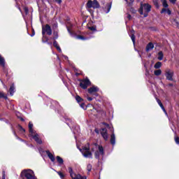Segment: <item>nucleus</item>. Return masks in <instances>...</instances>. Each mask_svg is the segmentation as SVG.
<instances>
[{
    "label": "nucleus",
    "mask_w": 179,
    "mask_h": 179,
    "mask_svg": "<svg viewBox=\"0 0 179 179\" xmlns=\"http://www.w3.org/2000/svg\"><path fill=\"white\" fill-rule=\"evenodd\" d=\"M48 34V36H51L52 34V30L51 29V27L50 25L46 24L42 27V34L44 37V34Z\"/></svg>",
    "instance_id": "obj_8"
},
{
    "label": "nucleus",
    "mask_w": 179,
    "mask_h": 179,
    "mask_svg": "<svg viewBox=\"0 0 179 179\" xmlns=\"http://www.w3.org/2000/svg\"><path fill=\"white\" fill-rule=\"evenodd\" d=\"M92 152H94L95 158L98 160L100 159H103L104 156V148L101 145H99L97 144L94 145L92 148Z\"/></svg>",
    "instance_id": "obj_1"
},
{
    "label": "nucleus",
    "mask_w": 179,
    "mask_h": 179,
    "mask_svg": "<svg viewBox=\"0 0 179 179\" xmlns=\"http://www.w3.org/2000/svg\"><path fill=\"white\" fill-rule=\"evenodd\" d=\"M69 173L72 179H87L85 176H82L79 173H75L73 172V169H72V167H69Z\"/></svg>",
    "instance_id": "obj_5"
},
{
    "label": "nucleus",
    "mask_w": 179,
    "mask_h": 179,
    "mask_svg": "<svg viewBox=\"0 0 179 179\" xmlns=\"http://www.w3.org/2000/svg\"><path fill=\"white\" fill-rule=\"evenodd\" d=\"M66 27H67L68 32L71 36V37H75V34L72 33V29H71L72 24L66 25Z\"/></svg>",
    "instance_id": "obj_13"
},
{
    "label": "nucleus",
    "mask_w": 179,
    "mask_h": 179,
    "mask_svg": "<svg viewBox=\"0 0 179 179\" xmlns=\"http://www.w3.org/2000/svg\"><path fill=\"white\" fill-rule=\"evenodd\" d=\"M161 13H167V15H171V10L169 8H162Z\"/></svg>",
    "instance_id": "obj_18"
},
{
    "label": "nucleus",
    "mask_w": 179,
    "mask_h": 179,
    "mask_svg": "<svg viewBox=\"0 0 179 179\" xmlns=\"http://www.w3.org/2000/svg\"><path fill=\"white\" fill-rule=\"evenodd\" d=\"M99 179H100V178H99Z\"/></svg>",
    "instance_id": "obj_58"
},
{
    "label": "nucleus",
    "mask_w": 179,
    "mask_h": 179,
    "mask_svg": "<svg viewBox=\"0 0 179 179\" xmlns=\"http://www.w3.org/2000/svg\"><path fill=\"white\" fill-rule=\"evenodd\" d=\"M131 3H134V0H129Z\"/></svg>",
    "instance_id": "obj_52"
},
{
    "label": "nucleus",
    "mask_w": 179,
    "mask_h": 179,
    "mask_svg": "<svg viewBox=\"0 0 179 179\" xmlns=\"http://www.w3.org/2000/svg\"><path fill=\"white\" fill-rule=\"evenodd\" d=\"M18 129H20V132H25L26 130L23 129V127L20 125H18Z\"/></svg>",
    "instance_id": "obj_35"
},
{
    "label": "nucleus",
    "mask_w": 179,
    "mask_h": 179,
    "mask_svg": "<svg viewBox=\"0 0 179 179\" xmlns=\"http://www.w3.org/2000/svg\"><path fill=\"white\" fill-rule=\"evenodd\" d=\"M87 99L88 100V101H92V100H93V98L88 96Z\"/></svg>",
    "instance_id": "obj_45"
},
{
    "label": "nucleus",
    "mask_w": 179,
    "mask_h": 179,
    "mask_svg": "<svg viewBox=\"0 0 179 179\" xmlns=\"http://www.w3.org/2000/svg\"><path fill=\"white\" fill-rule=\"evenodd\" d=\"M110 143L114 146L115 145V134L113 133L110 136Z\"/></svg>",
    "instance_id": "obj_14"
},
{
    "label": "nucleus",
    "mask_w": 179,
    "mask_h": 179,
    "mask_svg": "<svg viewBox=\"0 0 179 179\" xmlns=\"http://www.w3.org/2000/svg\"><path fill=\"white\" fill-rule=\"evenodd\" d=\"M58 27V24H57V23H55L54 24H53V29H57Z\"/></svg>",
    "instance_id": "obj_42"
},
{
    "label": "nucleus",
    "mask_w": 179,
    "mask_h": 179,
    "mask_svg": "<svg viewBox=\"0 0 179 179\" xmlns=\"http://www.w3.org/2000/svg\"><path fill=\"white\" fill-rule=\"evenodd\" d=\"M53 45H54V47H55V48H57V51H59V52H62V50H61V48L59 47V45H58V42L55 41L53 42Z\"/></svg>",
    "instance_id": "obj_15"
},
{
    "label": "nucleus",
    "mask_w": 179,
    "mask_h": 179,
    "mask_svg": "<svg viewBox=\"0 0 179 179\" xmlns=\"http://www.w3.org/2000/svg\"><path fill=\"white\" fill-rule=\"evenodd\" d=\"M127 18L129 20H131V19H132V17L131 16V15L127 14Z\"/></svg>",
    "instance_id": "obj_41"
},
{
    "label": "nucleus",
    "mask_w": 179,
    "mask_h": 179,
    "mask_svg": "<svg viewBox=\"0 0 179 179\" xmlns=\"http://www.w3.org/2000/svg\"><path fill=\"white\" fill-rule=\"evenodd\" d=\"M171 3H176L177 2V0H169Z\"/></svg>",
    "instance_id": "obj_43"
},
{
    "label": "nucleus",
    "mask_w": 179,
    "mask_h": 179,
    "mask_svg": "<svg viewBox=\"0 0 179 179\" xmlns=\"http://www.w3.org/2000/svg\"><path fill=\"white\" fill-rule=\"evenodd\" d=\"M4 87H6V89L7 88L6 86L4 85Z\"/></svg>",
    "instance_id": "obj_56"
},
{
    "label": "nucleus",
    "mask_w": 179,
    "mask_h": 179,
    "mask_svg": "<svg viewBox=\"0 0 179 179\" xmlns=\"http://www.w3.org/2000/svg\"><path fill=\"white\" fill-rule=\"evenodd\" d=\"M57 173L58 176H59L60 178L64 179L65 178V175H64V173H62V172L57 171Z\"/></svg>",
    "instance_id": "obj_29"
},
{
    "label": "nucleus",
    "mask_w": 179,
    "mask_h": 179,
    "mask_svg": "<svg viewBox=\"0 0 179 179\" xmlns=\"http://www.w3.org/2000/svg\"><path fill=\"white\" fill-rule=\"evenodd\" d=\"M126 2H128V0H125Z\"/></svg>",
    "instance_id": "obj_55"
},
{
    "label": "nucleus",
    "mask_w": 179,
    "mask_h": 179,
    "mask_svg": "<svg viewBox=\"0 0 179 179\" xmlns=\"http://www.w3.org/2000/svg\"><path fill=\"white\" fill-rule=\"evenodd\" d=\"M62 57L64 58V59H65L66 61H68V57L65 56V55H62Z\"/></svg>",
    "instance_id": "obj_46"
},
{
    "label": "nucleus",
    "mask_w": 179,
    "mask_h": 179,
    "mask_svg": "<svg viewBox=\"0 0 179 179\" xmlns=\"http://www.w3.org/2000/svg\"><path fill=\"white\" fill-rule=\"evenodd\" d=\"M36 34L34 29H32V34H31V37H33Z\"/></svg>",
    "instance_id": "obj_44"
},
{
    "label": "nucleus",
    "mask_w": 179,
    "mask_h": 179,
    "mask_svg": "<svg viewBox=\"0 0 179 179\" xmlns=\"http://www.w3.org/2000/svg\"><path fill=\"white\" fill-rule=\"evenodd\" d=\"M101 135L103 136L105 141H108V134L107 133V129H101Z\"/></svg>",
    "instance_id": "obj_10"
},
{
    "label": "nucleus",
    "mask_w": 179,
    "mask_h": 179,
    "mask_svg": "<svg viewBox=\"0 0 179 179\" xmlns=\"http://www.w3.org/2000/svg\"><path fill=\"white\" fill-rule=\"evenodd\" d=\"M111 3H108V4H106V9H107L108 10L106 11V13H108L110 12V10H111Z\"/></svg>",
    "instance_id": "obj_24"
},
{
    "label": "nucleus",
    "mask_w": 179,
    "mask_h": 179,
    "mask_svg": "<svg viewBox=\"0 0 179 179\" xmlns=\"http://www.w3.org/2000/svg\"><path fill=\"white\" fill-rule=\"evenodd\" d=\"M157 99V103L159 104V106L161 107L162 110L164 111V113L167 115V111H166V109L164 108V106H163V103H162V101L159 99Z\"/></svg>",
    "instance_id": "obj_12"
},
{
    "label": "nucleus",
    "mask_w": 179,
    "mask_h": 179,
    "mask_svg": "<svg viewBox=\"0 0 179 179\" xmlns=\"http://www.w3.org/2000/svg\"><path fill=\"white\" fill-rule=\"evenodd\" d=\"M164 76L166 78V80H171V82H173L174 79L173 78L174 77V71H173L171 69H166L164 71Z\"/></svg>",
    "instance_id": "obj_6"
},
{
    "label": "nucleus",
    "mask_w": 179,
    "mask_h": 179,
    "mask_svg": "<svg viewBox=\"0 0 179 179\" xmlns=\"http://www.w3.org/2000/svg\"><path fill=\"white\" fill-rule=\"evenodd\" d=\"M80 106L81 107V108H83V110H86L87 108L86 105H85L84 103H82L81 104H80Z\"/></svg>",
    "instance_id": "obj_34"
},
{
    "label": "nucleus",
    "mask_w": 179,
    "mask_h": 179,
    "mask_svg": "<svg viewBox=\"0 0 179 179\" xmlns=\"http://www.w3.org/2000/svg\"><path fill=\"white\" fill-rule=\"evenodd\" d=\"M76 38H78V40H88L89 39V38H85L82 36H76Z\"/></svg>",
    "instance_id": "obj_30"
},
{
    "label": "nucleus",
    "mask_w": 179,
    "mask_h": 179,
    "mask_svg": "<svg viewBox=\"0 0 179 179\" xmlns=\"http://www.w3.org/2000/svg\"><path fill=\"white\" fill-rule=\"evenodd\" d=\"M151 9H152V6H150L149 3L143 4L141 3L138 12L140 15H142L144 17H148V15L149 12H150Z\"/></svg>",
    "instance_id": "obj_2"
},
{
    "label": "nucleus",
    "mask_w": 179,
    "mask_h": 179,
    "mask_svg": "<svg viewBox=\"0 0 179 179\" xmlns=\"http://www.w3.org/2000/svg\"><path fill=\"white\" fill-rule=\"evenodd\" d=\"M175 23H176L177 27H179V23L178 22H176V21H175Z\"/></svg>",
    "instance_id": "obj_49"
},
{
    "label": "nucleus",
    "mask_w": 179,
    "mask_h": 179,
    "mask_svg": "<svg viewBox=\"0 0 179 179\" xmlns=\"http://www.w3.org/2000/svg\"><path fill=\"white\" fill-rule=\"evenodd\" d=\"M46 153L49 159H50L51 162H55V157H54V155H52V154L50 152V151H46Z\"/></svg>",
    "instance_id": "obj_17"
},
{
    "label": "nucleus",
    "mask_w": 179,
    "mask_h": 179,
    "mask_svg": "<svg viewBox=\"0 0 179 179\" xmlns=\"http://www.w3.org/2000/svg\"><path fill=\"white\" fill-rule=\"evenodd\" d=\"M89 29L91 30L92 31H94L96 30V27H90Z\"/></svg>",
    "instance_id": "obj_37"
},
{
    "label": "nucleus",
    "mask_w": 179,
    "mask_h": 179,
    "mask_svg": "<svg viewBox=\"0 0 179 179\" xmlns=\"http://www.w3.org/2000/svg\"><path fill=\"white\" fill-rule=\"evenodd\" d=\"M57 162L59 163V164H64V159L62 158H61V157L57 156L56 157Z\"/></svg>",
    "instance_id": "obj_23"
},
{
    "label": "nucleus",
    "mask_w": 179,
    "mask_h": 179,
    "mask_svg": "<svg viewBox=\"0 0 179 179\" xmlns=\"http://www.w3.org/2000/svg\"><path fill=\"white\" fill-rule=\"evenodd\" d=\"M152 48H155V45L152 43H150L146 46V51H152Z\"/></svg>",
    "instance_id": "obj_16"
},
{
    "label": "nucleus",
    "mask_w": 179,
    "mask_h": 179,
    "mask_svg": "<svg viewBox=\"0 0 179 179\" xmlns=\"http://www.w3.org/2000/svg\"><path fill=\"white\" fill-rule=\"evenodd\" d=\"M163 6H164V8L169 7V4H167V1H166V0L163 1Z\"/></svg>",
    "instance_id": "obj_31"
},
{
    "label": "nucleus",
    "mask_w": 179,
    "mask_h": 179,
    "mask_svg": "<svg viewBox=\"0 0 179 179\" xmlns=\"http://www.w3.org/2000/svg\"><path fill=\"white\" fill-rule=\"evenodd\" d=\"M25 11H26L27 13L29 12V9H27V8H25Z\"/></svg>",
    "instance_id": "obj_53"
},
{
    "label": "nucleus",
    "mask_w": 179,
    "mask_h": 179,
    "mask_svg": "<svg viewBox=\"0 0 179 179\" xmlns=\"http://www.w3.org/2000/svg\"><path fill=\"white\" fill-rule=\"evenodd\" d=\"M55 2H57V3H61L62 2V0H55Z\"/></svg>",
    "instance_id": "obj_47"
},
{
    "label": "nucleus",
    "mask_w": 179,
    "mask_h": 179,
    "mask_svg": "<svg viewBox=\"0 0 179 179\" xmlns=\"http://www.w3.org/2000/svg\"><path fill=\"white\" fill-rule=\"evenodd\" d=\"M152 2L156 8H159V2L157 1V0H152Z\"/></svg>",
    "instance_id": "obj_33"
},
{
    "label": "nucleus",
    "mask_w": 179,
    "mask_h": 179,
    "mask_svg": "<svg viewBox=\"0 0 179 179\" xmlns=\"http://www.w3.org/2000/svg\"><path fill=\"white\" fill-rule=\"evenodd\" d=\"M164 57V55H163V52H158V59L159 61H162L163 60V57Z\"/></svg>",
    "instance_id": "obj_21"
},
{
    "label": "nucleus",
    "mask_w": 179,
    "mask_h": 179,
    "mask_svg": "<svg viewBox=\"0 0 179 179\" xmlns=\"http://www.w3.org/2000/svg\"><path fill=\"white\" fill-rule=\"evenodd\" d=\"M15 115L17 118H20L22 117V115L19 112H16Z\"/></svg>",
    "instance_id": "obj_36"
},
{
    "label": "nucleus",
    "mask_w": 179,
    "mask_h": 179,
    "mask_svg": "<svg viewBox=\"0 0 179 179\" xmlns=\"http://www.w3.org/2000/svg\"><path fill=\"white\" fill-rule=\"evenodd\" d=\"M10 96H13V93H15V85L13 84L10 87Z\"/></svg>",
    "instance_id": "obj_19"
},
{
    "label": "nucleus",
    "mask_w": 179,
    "mask_h": 179,
    "mask_svg": "<svg viewBox=\"0 0 179 179\" xmlns=\"http://www.w3.org/2000/svg\"><path fill=\"white\" fill-rule=\"evenodd\" d=\"M76 100L78 101V103H82V101H83V99L79 96H76Z\"/></svg>",
    "instance_id": "obj_28"
},
{
    "label": "nucleus",
    "mask_w": 179,
    "mask_h": 179,
    "mask_svg": "<svg viewBox=\"0 0 179 179\" xmlns=\"http://www.w3.org/2000/svg\"><path fill=\"white\" fill-rule=\"evenodd\" d=\"M135 31H131V41H133V43L135 44Z\"/></svg>",
    "instance_id": "obj_26"
},
{
    "label": "nucleus",
    "mask_w": 179,
    "mask_h": 179,
    "mask_svg": "<svg viewBox=\"0 0 179 179\" xmlns=\"http://www.w3.org/2000/svg\"><path fill=\"white\" fill-rule=\"evenodd\" d=\"M80 151L86 159H93V155L90 152V147L84 146L82 149H80Z\"/></svg>",
    "instance_id": "obj_4"
},
{
    "label": "nucleus",
    "mask_w": 179,
    "mask_h": 179,
    "mask_svg": "<svg viewBox=\"0 0 179 179\" xmlns=\"http://www.w3.org/2000/svg\"><path fill=\"white\" fill-rule=\"evenodd\" d=\"M5 97V94L3 92H0V99H3Z\"/></svg>",
    "instance_id": "obj_38"
},
{
    "label": "nucleus",
    "mask_w": 179,
    "mask_h": 179,
    "mask_svg": "<svg viewBox=\"0 0 179 179\" xmlns=\"http://www.w3.org/2000/svg\"><path fill=\"white\" fill-rule=\"evenodd\" d=\"M0 65L3 68H5V59L2 56H0Z\"/></svg>",
    "instance_id": "obj_20"
},
{
    "label": "nucleus",
    "mask_w": 179,
    "mask_h": 179,
    "mask_svg": "<svg viewBox=\"0 0 179 179\" xmlns=\"http://www.w3.org/2000/svg\"><path fill=\"white\" fill-rule=\"evenodd\" d=\"M29 136H31L33 139L39 145L42 143L41 140L38 138V134L33 129V123L31 122L29 124Z\"/></svg>",
    "instance_id": "obj_3"
},
{
    "label": "nucleus",
    "mask_w": 179,
    "mask_h": 179,
    "mask_svg": "<svg viewBox=\"0 0 179 179\" xmlns=\"http://www.w3.org/2000/svg\"><path fill=\"white\" fill-rule=\"evenodd\" d=\"M53 36H54V40H57V38H58V31L57 30H55L53 32Z\"/></svg>",
    "instance_id": "obj_27"
},
{
    "label": "nucleus",
    "mask_w": 179,
    "mask_h": 179,
    "mask_svg": "<svg viewBox=\"0 0 179 179\" xmlns=\"http://www.w3.org/2000/svg\"><path fill=\"white\" fill-rule=\"evenodd\" d=\"M90 80L88 78H85L80 83V86L82 89H87L88 86H90Z\"/></svg>",
    "instance_id": "obj_9"
},
{
    "label": "nucleus",
    "mask_w": 179,
    "mask_h": 179,
    "mask_svg": "<svg viewBox=\"0 0 179 179\" xmlns=\"http://www.w3.org/2000/svg\"><path fill=\"white\" fill-rule=\"evenodd\" d=\"M175 141L176 143L179 145V138L178 137H175Z\"/></svg>",
    "instance_id": "obj_39"
},
{
    "label": "nucleus",
    "mask_w": 179,
    "mask_h": 179,
    "mask_svg": "<svg viewBox=\"0 0 179 179\" xmlns=\"http://www.w3.org/2000/svg\"><path fill=\"white\" fill-rule=\"evenodd\" d=\"M169 86H170L171 87H172V86H173V83H169Z\"/></svg>",
    "instance_id": "obj_50"
},
{
    "label": "nucleus",
    "mask_w": 179,
    "mask_h": 179,
    "mask_svg": "<svg viewBox=\"0 0 179 179\" xmlns=\"http://www.w3.org/2000/svg\"><path fill=\"white\" fill-rule=\"evenodd\" d=\"M154 68H155V69H159V68H162V62H157L155 64Z\"/></svg>",
    "instance_id": "obj_22"
},
{
    "label": "nucleus",
    "mask_w": 179,
    "mask_h": 179,
    "mask_svg": "<svg viewBox=\"0 0 179 179\" xmlns=\"http://www.w3.org/2000/svg\"><path fill=\"white\" fill-rule=\"evenodd\" d=\"M144 66H145V68L146 72H147V73L149 72V71H148V66H146V64H144Z\"/></svg>",
    "instance_id": "obj_48"
},
{
    "label": "nucleus",
    "mask_w": 179,
    "mask_h": 179,
    "mask_svg": "<svg viewBox=\"0 0 179 179\" xmlns=\"http://www.w3.org/2000/svg\"><path fill=\"white\" fill-rule=\"evenodd\" d=\"M73 134H76V132L73 131Z\"/></svg>",
    "instance_id": "obj_57"
},
{
    "label": "nucleus",
    "mask_w": 179,
    "mask_h": 179,
    "mask_svg": "<svg viewBox=\"0 0 179 179\" xmlns=\"http://www.w3.org/2000/svg\"><path fill=\"white\" fill-rule=\"evenodd\" d=\"M87 169L88 173H90V171H92V164H89L87 166Z\"/></svg>",
    "instance_id": "obj_32"
},
{
    "label": "nucleus",
    "mask_w": 179,
    "mask_h": 179,
    "mask_svg": "<svg viewBox=\"0 0 179 179\" xmlns=\"http://www.w3.org/2000/svg\"><path fill=\"white\" fill-rule=\"evenodd\" d=\"M154 75H155V76H160V75H162V71L160 69L155 70Z\"/></svg>",
    "instance_id": "obj_25"
},
{
    "label": "nucleus",
    "mask_w": 179,
    "mask_h": 179,
    "mask_svg": "<svg viewBox=\"0 0 179 179\" xmlns=\"http://www.w3.org/2000/svg\"><path fill=\"white\" fill-rule=\"evenodd\" d=\"M3 179H5V176H3Z\"/></svg>",
    "instance_id": "obj_54"
},
{
    "label": "nucleus",
    "mask_w": 179,
    "mask_h": 179,
    "mask_svg": "<svg viewBox=\"0 0 179 179\" xmlns=\"http://www.w3.org/2000/svg\"><path fill=\"white\" fill-rule=\"evenodd\" d=\"M87 7L97 9V8H100V4H99V1H97V0H89L87 3Z\"/></svg>",
    "instance_id": "obj_7"
},
{
    "label": "nucleus",
    "mask_w": 179,
    "mask_h": 179,
    "mask_svg": "<svg viewBox=\"0 0 179 179\" xmlns=\"http://www.w3.org/2000/svg\"><path fill=\"white\" fill-rule=\"evenodd\" d=\"M99 89L96 86H92L88 89V93L90 94H96L99 92Z\"/></svg>",
    "instance_id": "obj_11"
},
{
    "label": "nucleus",
    "mask_w": 179,
    "mask_h": 179,
    "mask_svg": "<svg viewBox=\"0 0 179 179\" xmlns=\"http://www.w3.org/2000/svg\"><path fill=\"white\" fill-rule=\"evenodd\" d=\"M20 119L21 120V121H24V119H23L22 116L20 117Z\"/></svg>",
    "instance_id": "obj_51"
},
{
    "label": "nucleus",
    "mask_w": 179,
    "mask_h": 179,
    "mask_svg": "<svg viewBox=\"0 0 179 179\" xmlns=\"http://www.w3.org/2000/svg\"><path fill=\"white\" fill-rule=\"evenodd\" d=\"M130 12H131V13H136V10L134 9V8H131L130 9Z\"/></svg>",
    "instance_id": "obj_40"
}]
</instances>
